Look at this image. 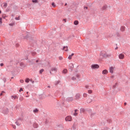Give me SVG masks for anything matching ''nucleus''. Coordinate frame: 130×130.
<instances>
[{
  "label": "nucleus",
  "mask_w": 130,
  "mask_h": 130,
  "mask_svg": "<svg viewBox=\"0 0 130 130\" xmlns=\"http://www.w3.org/2000/svg\"><path fill=\"white\" fill-rule=\"evenodd\" d=\"M84 9H86V10H88V7H84Z\"/></svg>",
  "instance_id": "obj_43"
},
{
  "label": "nucleus",
  "mask_w": 130,
  "mask_h": 130,
  "mask_svg": "<svg viewBox=\"0 0 130 130\" xmlns=\"http://www.w3.org/2000/svg\"><path fill=\"white\" fill-rule=\"evenodd\" d=\"M20 101H23L24 100V98L22 97L20 99Z\"/></svg>",
  "instance_id": "obj_30"
},
{
  "label": "nucleus",
  "mask_w": 130,
  "mask_h": 130,
  "mask_svg": "<svg viewBox=\"0 0 130 130\" xmlns=\"http://www.w3.org/2000/svg\"><path fill=\"white\" fill-rule=\"evenodd\" d=\"M22 91H23V88H21L19 89V92H22Z\"/></svg>",
  "instance_id": "obj_37"
},
{
  "label": "nucleus",
  "mask_w": 130,
  "mask_h": 130,
  "mask_svg": "<svg viewBox=\"0 0 130 130\" xmlns=\"http://www.w3.org/2000/svg\"><path fill=\"white\" fill-rule=\"evenodd\" d=\"M14 25H15L14 23H10V24H9L10 26H14Z\"/></svg>",
  "instance_id": "obj_34"
},
{
  "label": "nucleus",
  "mask_w": 130,
  "mask_h": 130,
  "mask_svg": "<svg viewBox=\"0 0 130 130\" xmlns=\"http://www.w3.org/2000/svg\"><path fill=\"white\" fill-rule=\"evenodd\" d=\"M91 68L92 70H95L96 69H99V65L97 64H94L91 66Z\"/></svg>",
  "instance_id": "obj_2"
},
{
  "label": "nucleus",
  "mask_w": 130,
  "mask_h": 130,
  "mask_svg": "<svg viewBox=\"0 0 130 130\" xmlns=\"http://www.w3.org/2000/svg\"><path fill=\"white\" fill-rule=\"evenodd\" d=\"M74 25H79V21L78 20H75L74 21Z\"/></svg>",
  "instance_id": "obj_16"
},
{
  "label": "nucleus",
  "mask_w": 130,
  "mask_h": 130,
  "mask_svg": "<svg viewBox=\"0 0 130 130\" xmlns=\"http://www.w3.org/2000/svg\"><path fill=\"white\" fill-rule=\"evenodd\" d=\"M8 6V4H6V3H5V4H4V7H5V8H7V6Z\"/></svg>",
  "instance_id": "obj_32"
},
{
  "label": "nucleus",
  "mask_w": 130,
  "mask_h": 130,
  "mask_svg": "<svg viewBox=\"0 0 130 130\" xmlns=\"http://www.w3.org/2000/svg\"><path fill=\"white\" fill-rule=\"evenodd\" d=\"M119 59H123L124 58V54L122 53L119 54Z\"/></svg>",
  "instance_id": "obj_6"
},
{
  "label": "nucleus",
  "mask_w": 130,
  "mask_h": 130,
  "mask_svg": "<svg viewBox=\"0 0 130 130\" xmlns=\"http://www.w3.org/2000/svg\"><path fill=\"white\" fill-rule=\"evenodd\" d=\"M49 88H50V86H48Z\"/></svg>",
  "instance_id": "obj_51"
},
{
  "label": "nucleus",
  "mask_w": 130,
  "mask_h": 130,
  "mask_svg": "<svg viewBox=\"0 0 130 130\" xmlns=\"http://www.w3.org/2000/svg\"><path fill=\"white\" fill-rule=\"evenodd\" d=\"M83 97H87V93H83Z\"/></svg>",
  "instance_id": "obj_26"
},
{
  "label": "nucleus",
  "mask_w": 130,
  "mask_h": 130,
  "mask_svg": "<svg viewBox=\"0 0 130 130\" xmlns=\"http://www.w3.org/2000/svg\"><path fill=\"white\" fill-rule=\"evenodd\" d=\"M0 14H2V11H0Z\"/></svg>",
  "instance_id": "obj_47"
},
{
  "label": "nucleus",
  "mask_w": 130,
  "mask_h": 130,
  "mask_svg": "<svg viewBox=\"0 0 130 130\" xmlns=\"http://www.w3.org/2000/svg\"><path fill=\"white\" fill-rule=\"evenodd\" d=\"M78 110H75V113L74 114V116H77L78 115Z\"/></svg>",
  "instance_id": "obj_14"
},
{
  "label": "nucleus",
  "mask_w": 130,
  "mask_h": 130,
  "mask_svg": "<svg viewBox=\"0 0 130 130\" xmlns=\"http://www.w3.org/2000/svg\"><path fill=\"white\" fill-rule=\"evenodd\" d=\"M74 53H72L71 55H70L68 57L69 59H72V57L74 56Z\"/></svg>",
  "instance_id": "obj_13"
},
{
  "label": "nucleus",
  "mask_w": 130,
  "mask_h": 130,
  "mask_svg": "<svg viewBox=\"0 0 130 130\" xmlns=\"http://www.w3.org/2000/svg\"><path fill=\"white\" fill-rule=\"evenodd\" d=\"M59 60H62V57L61 56L59 57Z\"/></svg>",
  "instance_id": "obj_27"
},
{
  "label": "nucleus",
  "mask_w": 130,
  "mask_h": 130,
  "mask_svg": "<svg viewBox=\"0 0 130 130\" xmlns=\"http://www.w3.org/2000/svg\"><path fill=\"white\" fill-rule=\"evenodd\" d=\"M52 6L54 7H54H55V5L54 4V3H52Z\"/></svg>",
  "instance_id": "obj_33"
},
{
  "label": "nucleus",
  "mask_w": 130,
  "mask_h": 130,
  "mask_svg": "<svg viewBox=\"0 0 130 130\" xmlns=\"http://www.w3.org/2000/svg\"><path fill=\"white\" fill-rule=\"evenodd\" d=\"M11 79H14V77H12Z\"/></svg>",
  "instance_id": "obj_50"
},
{
  "label": "nucleus",
  "mask_w": 130,
  "mask_h": 130,
  "mask_svg": "<svg viewBox=\"0 0 130 130\" xmlns=\"http://www.w3.org/2000/svg\"><path fill=\"white\" fill-rule=\"evenodd\" d=\"M44 72V69H42L40 71V74H42Z\"/></svg>",
  "instance_id": "obj_21"
},
{
  "label": "nucleus",
  "mask_w": 130,
  "mask_h": 130,
  "mask_svg": "<svg viewBox=\"0 0 130 130\" xmlns=\"http://www.w3.org/2000/svg\"><path fill=\"white\" fill-rule=\"evenodd\" d=\"M12 127H13V128H14V129H16V125H12Z\"/></svg>",
  "instance_id": "obj_28"
},
{
  "label": "nucleus",
  "mask_w": 130,
  "mask_h": 130,
  "mask_svg": "<svg viewBox=\"0 0 130 130\" xmlns=\"http://www.w3.org/2000/svg\"><path fill=\"white\" fill-rule=\"evenodd\" d=\"M93 100L92 99V98H89L87 100V103H91V102H92Z\"/></svg>",
  "instance_id": "obj_9"
},
{
  "label": "nucleus",
  "mask_w": 130,
  "mask_h": 130,
  "mask_svg": "<svg viewBox=\"0 0 130 130\" xmlns=\"http://www.w3.org/2000/svg\"><path fill=\"white\" fill-rule=\"evenodd\" d=\"M32 3H38L37 0H33Z\"/></svg>",
  "instance_id": "obj_31"
},
{
  "label": "nucleus",
  "mask_w": 130,
  "mask_h": 130,
  "mask_svg": "<svg viewBox=\"0 0 130 130\" xmlns=\"http://www.w3.org/2000/svg\"><path fill=\"white\" fill-rule=\"evenodd\" d=\"M2 17L3 18V19H6V16H5L4 15L2 16Z\"/></svg>",
  "instance_id": "obj_41"
},
{
  "label": "nucleus",
  "mask_w": 130,
  "mask_h": 130,
  "mask_svg": "<svg viewBox=\"0 0 130 130\" xmlns=\"http://www.w3.org/2000/svg\"><path fill=\"white\" fill-rule=\"evenodd\" d=\"M36 62H38V60H37Z\"/></svg>",
  "instance_id": "obj_46"
},
{
  "label": "nucleus",
  "mask_w": 130,
  "mask_h": 130,
  "mask_svg": "<svg viewBox=\"0 0 130 130\" xmlns=\"http://www.w3.org/2000/svg\"><path fill=\"white\" fill-rule=\"evenodd\" d=\"M33 126L35 128H37V127H38V124H37V123H34L33 124Z\"/></svg>",
  "instance_id": "obj_12"
},
{
  "label": "nucleus",
  "mask_w": 130,
  "mask_h": 130,
  "mask_svg": "<svg viewBox=\"0 0 130 130\" xmlns=\"http://www.w3.org/2000/svg\"><path fill=\"white\" fill-rule=\"evenodd\" d=\"M85 87H86V88H88V87H89V86L86 85V86H85Z\"/></svg>",
  "instance_id": "obj_44"
},
{
  "label": "nucleus",
  "mask_w": 130,
  "mask_h": 130,
  "mask_svg": "<svg viewBox=\"0 0 130 130\" xmlns=\"http://www.w3.org/2000/svg\"><path fill=\"white\" fill-rule=\"evenodd\" d=\"M11 98H12V99H16V98H17V95H12V96H11Z\"/></svg>",
  "instance_id": "obj_19"
},
{
  "label": "nucleus",
  "mask_w": 130,
  "mask_h": 130,
  "mask_svg": "<svg viewBox=\"0 0 130 130\" xmlns=\"http://www.w3.org/2000/svg\"><path fill=\"white\" fill-rule=\"evenodd\" d=\"M20 82L21 83H24V81L23 80H20Z\"/></svg>",
  "instance_id": "obj_35"
},
{
  "label": "nucleus",
  "mask_w": 130,
  "mask_h": 130,
  "mask_svg": "<svg viewBox=\"0 0 130 130\" xmlns=\"http://www.w3.org/2000/svg\"><path fill=\"white\" fill-rule=\"evenodd\" d=\"M21 124H22V120H18L16 122V124H17V125H21Z\"/></svg>",
  "instance_id": "obj_7"
},
{
  "label": "nucleus",
  "mask_w": 130,
  "mask_h": 130,
  "mask_svg": "<svg viewBox=\"0 0 130 130\" xmlns=\"http://www.w3.org/2000/svg\"><path fill=\"white\" fill-rule=\"evenodd\" d=\"M25 83H29V82H30V79L29 78H26L25 80Z\"/></svg>",
  "instance_id": "obj_17"
},
{
  "label": "nucleus",
  "mask_w": 130,
  "mask_h": 130,
  "mask_svg": "<svg viewBox=\"0 0 130 130\" xmlns=\"http://www.w3.org/2000/svg\"><path fill=\"white\" fill-rule=\"evenodd\" d=\"M107 9V5H104L102 8V11H105Z\"/></svg>",
  "instance_id": "obj_10"
},
{
  "label": "nucleus",
  "mask_w": 130,
  "mask_h": 130,
  "mask_svg": "<svg viewBox=\"0 0 130 130\" xmlns=\"http://www.w3.org/2000/svg\"><path fill=\"white\" fill-rule=\"evenodd\" d=\"M28 93H29L28 91L26 92V94H28Z\"/></svg>",
  "instance_id": "obj_48"
},
{
  "label": "nucleus",
  "mask_w": 130,
  "mask_h": 130,
  "mask_svg": "<svg viewBox=\"0 0 130 130\" xmlns=\"http://www.w3.org/2000/svg\"><path fill=\"white\" fill-rule=\"evenodd\" d=\"M63 49L65 50V51H68V47H63Z\"/></svg>",
  "instance_id": "obj_18"
},
{
  "label": "nucleus",
  "mask_w": 130,
  "mask_h": 130,
  "mask_svg": "<svg viewBox=\"0 0 130 130\" xmlns=\"http://www.w3.org/2000/svg\"><path fill=\"white\" fill-rule=\"evenodd\" d=\"M26 97L28 98V97H29V95H26Z\"/></svg>",
  "instance_id": "obj_45"
},
{
  "label": "nucleus",
  "mask_w": 130,
  "mask_h": 130,
  "mask_svg": "<svg viewBox=\"0 0 130 130\" xmlns=\"http://www.w3.org/2000/svg\"><path fill=\"white\" fill-rule=\"evenodd\" d=\"M88 94H92V91L91 90H88Z\"/></svg>",
  "instance_id": "obj_25"
},
{
  "label": "nucleus",
  "mask_w": 130,
  "mask_h": 130,
  "mask_svg": "<svg viewBox=\"0 0 130 130\" xmlns=\"http://www.w3.org/2000/svg\"><path fill=\"white\" fill-rule=\"evenodd\" d=\"M80 94L79 93L76 94V95H75V99L76 100L80 99Z\"/></svg>",
  "instance_id": "obj_11"
},
{
  "label": "nucleus",
  "mask_w": 130,
  "mask_h": 130,
  "mask_svg": "<svg viewBox=\"0 0 130 130\" xmlns=\"http://www.w3.org/2000/svg\"><path fill=\"white\" fill-rule=\"evenodd\" d=\"M33 111H34V113H37V112H38V109H36Z\"/></svg>",
  "instance_id": "obj_22"
},
{
  "label": "nucleus",
  "mask_w": 130,
  "mask_h": 130,
  "mask_svg": "<svg viewBox=\"0 0 130 130\" xmlns=\"http://www.w3.org/2000/svg\"><path fill=\"white\" fill-rule=\"evenodd\" d=\"M66 121H71L72 120V116H68L65 118Z\"/></svg>",
  "instance_id": "obj_5"
},
{
  "label": "nucleus",
  "mask_w": 130,
  "mask_h": 130,
  "mask_svg": "<svg viewBox=\"0 0 130 130\" xmlns=\"http://www.w3.org/2000/svg\"><path fill=\"white\" fill-rule=\"evenodd\" d=\"M57 71V70L56 68H52L50 71V74H51V75H53L56 73Z\"/></svg>",
  "instance_id": "obj_1"
},
{
  "label": "nucleus",
  "mask_w": 130,
  "mask_h": 130,
  "mask_svg": "<svg viewBox=\"0 0 130 130\" xmlns=\"http://www.w3.org/2000/svg\"><path fill=\"white\" fill-rule=\"evenodd\" d=\"M121 31H124V26H121L120 28Z\"/></svg>",
  "instance_id": "obj_20"
},
{
  "label": "nucleus",
  "mask_w": 130,
  "mask_h": 130,
  "mask_svg": "<svg viewBox=\"0 0 130 130\" xmlns=\"http://www.w3.org/2000/svg\"><path fill=\"white\" fill-rule=\"evenodd\" d=\"M106 54L105 53L102 52L100 54V58H104V57H106Z\"/></svg>",
  "instance_id": "obj_4"
},
{
  "label": "nucleus",
  "mask_w": 130,
  "mask_h": 130,
  "mask_svg": "<svg viewBox=\"0 0 130 130\" xmlns=\"http://www.w3.org/2000/svg\"><path fill=\"white\" fill-rule=\"evenodd\" d=\"M108 74V71L107 70H104L102 72V74L103 75H107Z\"/></svg>",
  "instance_id": "obj_8"
},
{
  "label": "nucleus",
  "mask_w": 130,
  "mask_h": 130,
  "mask_svg": "<svg viewBox=\"0 0 130 130\" xmlns=\"http://www.w3.org/2000/svg\"><path fill=\"white\" fill-rule=\"evenodd\" d=\"M124 105H126V103H124Z\"/></svg>",
  "instance_id": "obj_49"
},
{
  "label": "nucleus",
  "mask_w": 130,
  "mask_h": 130,
  "mask_svg": "<svg viewBox=\"0 0 130 130\" xmlns=\"http://www.w3.org/2000/svg\"><path fill=\"white\" fill-rule=\"evenodd\" d=\"M3 24V18H0V25H2Z\"/></svg>",
  "instance_id": "obj_23"
},
{
  "label": "nucleus",
  "mask_w": 130,
  "mask_h": 130,
  "mask_svg": "<svg viewBox=\"0 0 130 130\" xmlns=\"http://www.w3.org/2000/svg\"><path fill=\"white\" fill-rule=\"evenodd\" d=\"M76 77H77V78H80V75H77Z\"/></svg>",
  "instance_id": "obj_40"
},
{
  "label": "nucleus",
  "mask_w": 130,
  "mask_h": 130,
  "mask_svg": "<svg viewBox=\"0 0 130 130\" xmlns=\"http://www.w3.org/2000/svg\"><path fill=\"white\" fill-rule=\"evenodd\" d=\"M67 73H68V70L67 69H64L62 71V73L63 74H67Z\"/></svg>",
  "instance_id": "obj_15"
},
{
  "label": "nucleus",
  "mask_w": 130,
  "mask_h": 130,
  "mask_svg": "<svg viewBox=\"0 0 130 130\" xmlns=\"http://www.w3.org/2000/svg\"><path fill=\"white\" fill-rule=\"evenodd\" d=\"M72 80H76V77H72Z\"/></svg>",
  "instance_id": "obj_39"
},
{
  "label": "nucleus",
  "mask_w": 130,
  "mask_h": 130,
  "mask_svg": "<svg viewBox=\"0 0 130 130\" xmlns=\"http://www.w3.org/2000/svg\"><path fill=\"white\" fill-rule=\"evenodd\" d=\"M35 54H36V52H32V55H35Z\"/></svg>",
  "instance_id": "obj_38"
},
{
  "label": "nucleus",
  "mask_w": 130,
  "mask_h": 130,
  "mask_svg": "<svg viewBox=\"0 0 130 130\" xmlns=\"http://www.w3.org/2000/svg\"><path fill=\"white\" fill-rule=\"evenodd\" d=\"M30 82H31L32 84H34L35 83V81H34L32 79H30Z\"/></svg>",
  "instance_id": "obj_24"
},
{
  "label": "nucleus",
  "mask_w": 130,
  "mask_h": 130,
  "mask_svg": "<svg viewBox=\"0 0 130 130\" xmlns=\"http://www.w3.org/2000/svg\"><path fill=\"white\" fill-rule=\"evenodd\" d=\"M15 20H20V17H16V18H15Z\"/></svg>",
  "instance_id": "obj_29"
},
{
  "label": "nucleus",
  "mask_w": 130,
  "mask_h": 130,
  "mask_svg": "<svg viewBox=\"0 0 130 130\" xmlns=\"http://www.w3.org/2000/svg\"><path fill=\"white\" fill-rule=\"evenodd\" d=\"M4 93H5V91H2V93L0 94V96H2L3 94H4Z\"/></svg>",
  "instance_id": "obj_36"
},
{
  "label": "nucleus",
  "mask_w": 130,
  "mask_h": 130,
  "mask_svg": "<svg viewBox=\"0 0 130 130\" xmlns=\"http://www.w3.org/2000/svg\"><path fill=\"white\" fill-rule=\"evenodd\" d=\"M114 69H115V67L114 66H112L109 68V72L111 74H113Z\"/></svg>",
  "instance_id": "obj_3"
},
{
  "label": "nucleus",
  "mask_w": 130,
  "mask_h": 130,
  "mask_svg": "<svg viewBox=\"0 0 130 130\" xmlns=\"http://www.w3.org/2000/svg\"><path fill=\"white\" fill-rule=\"evenodd\" d=\"M0 66H1V67H3V66H4V63H1Z\"/></svg>",
  "instance_id": "obj_42"
}]
</instances>
